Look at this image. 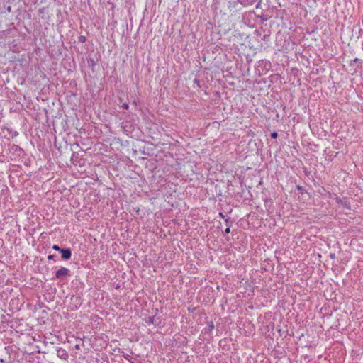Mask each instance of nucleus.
<instances>
[{
    "label": "nucleus",
    "instance_id": "obj_1",
    "mask_svg": "<svg viewBox=\"0 0 363 363\" xmlns=\"http://www.w3.org/2000/svg\"><path fill=\"white\" fill-rule=\"evenodd\" d=\"M68 276H70V271L66 267H62L55 272V278L58 279H65Z\"/></svg>",
    "mask_w": 363,
    "mask_h": 363
},
{
    "label": "nucleus",
    "instance_id": "obj_2",
    "mask_svg": "<svg viewBox=\"0 0 363 363\" xmlns=\"http://www.w3.org/2000/svg\"><path fill=\"white\" fill-rule=\"evenodd\" d=\"M145 321L148 325L152 324L154 325H159L161 323L160 318L157 317L156 315L145 318Z\"/></svg>",
    "mask_w": 363,
    "mask_h": 363
},
{
    "label": "nucleus",
    "instance_id": "obj_3",
    "mask_svg": "<svg viewBox=\"0 0 363 363\" xmlns=\"http://www.w3.org/2000/svg\"><path fill=\"white\" fill-rule=\"evenodd\" d=\"M61 253V258L64 260H68L71 258L72 251L69 248H62L60 252Z\"/></svg>",
    "mask_w": 363,
    "mask_h": 363
},
{
    "label": "nucleus",
    "instance_id": "obj_4",
    "mask_svg": "<svg viewBox=\"0 0 363 363\" xmlns=\"http://www.w3.org/2000/svg\"><path fill=\"white\" fill-rule=\"evenodd\" d=\"M336 202L340 204V205H342L344 208H345L346 209H348V210H350L351 209V206H350V202L347 200L346 198H343V199H341L340 197H336Z\"/></svg>",
    "mask_w": 363,
    "mask_h": 363
},
{
    "label": "nucleus",
    "instance_id": "obj_5",
    "mask_svg": "<svg viewBox=\"0 0 363 363\" xmlns=\"http://www.w3.org/2000/svg\"><path fill=\"white\" fill-rule=\"evenodd\" d=\"M27 361L29 363H40V357L34 354H30L27 357Z\"/></svg>",
    "mask_w": 363,
    "mask_h": 363
},
{
    "label": "nucleus",
    "instance_id": "obj_6",
    "mask_svg": "<svg viewBox=\"0 0 363 363\" xmlns=\"http://www.w3.org/2000/svg\"><path fill=\"white\" fill-rule=\"evenodd\" d=\"M57 354L60 358L65 359V360L67 359L69 357L67 351L62 348H60L59 350H57Z\"/></svg>",
    "mask_w": 363,
    "mask_h": 363
},
{
    "label": "nucleus",
    "instance_id": "obj_7",
    "mask_svg": "<svg viewBox=\"0 0 363 363\" xmlns=\"http://www.w3.org/2000/svg\"><path fill=\"white\" fill-rule=\"evenodd\" d=\"M214 329V324L213 321L207 323V326L203 329L204 333H211Z\"/></svg>",
    "mask_w": 363,
    "mask_h": 363
},
{
    "label": "nucleus",
    "instance_id": "obj_8",
    "mask_svg": "<svg viewBox=\"0 0 363 363\" xmlns=\"http://www.w3.org/2000/svg\"><path fill=\"white\" fill-rule=\"evenodd\" d=\"M71 299L74 303L76 308H79L81 306V304H82V298H81L80 296H73L71 298Z\"/></svg>",
    "mask_w": 363,
    "mask_h": 363
},
{
    "label": "nucleus",
    "instance_id": "obj_9",
    "mask_svg": "<svg viewBox=\"0 0 363 363\" xmlns=\"http://www.w3.org/2000/svg\"><path fill=\"white\" fill-rule=\"evenodd\" d=\"M257 0H238V1L245 6L252 5Z\"/></svg>",
    "mask_w": 363,
    "mask_h": 363
},
{
    "label": "nucleus",
    "instance_id": "obj_10",
    "mask_svg": "<svg viewBox=\"0 0 363 363\" xmlns=\"http://www.w3.org/2000/svg\"><path fill=\"white\" fill-rule=\"evenodd\" d=\"M362 64V60L359 58H355L350 62V66H355L357 65V67L360 66Z\"/></svg>",
    "mask_w": 363,
    "mask_h": 363
},
{
    "label": "nucleus",
    "instance_id": "obj_11",
    "mask_svg": "<svg viewBox=\"0 0 363 363\" xmlns=\"http://www.w3.org/2000/svg\"><path fill=\"white\" fill-rule=\"evenodd\" d=\"M86 36H84V35H80V36H79V38H78V41H79V43H85V42H86Z\"/></svg>",
    "mask_w": 363,
    "mask_h": 363
},
{
    "label": "nucleus",
    "instance_id": "obj_12",
    "mask_svg": "<svg viewBox=\"0 0 363 363\" xmlns=\"http://www.w3.org/2000/svg\"><path fill=\"white\" fill-rule=\"evenodd\" d=\"M52 249H53L54 250H56V251H59V252H60V251L62 250V248H61V247H60L59 245H54L52 246Z\"/></svg>",
    "mask_w": 363,
    "mask_h": 363
},
{
    "label": "nucleus",
    "instance_id": "obj_13",
    "mask_svg": "<svg viewBox=\"0 0 363 363\" xmlns=\"http://www.w3.org/2000/svg\"><path fill=\"white\" fill-rule=\"evenodd\" d=\"M271 137L274 139H276L278 137V133L277 132H272L271 133Z\"/></svg>",
    "mask_w": 363,
    "mask_h": 363
},
{
    "label": "nucleus",
    "instance_id": "obj_14",
    "mask_svg": "<svg viewBox=\"0 0 363 363\" xmlns=\"http://www.w3.org/2000/svg\"><path fill=\"white\" fill-rule=\"evenodd\" d=\"M122 107H123L124 109L127 110V109H128V108H129V105H128V104H127V103H123V105H122Z\"/></svg>",
    "mask_w": 363,
    "mask_h": 363
},
{
    "label": "nucleus",
    "instance_id": "obj_15",
    "mask_svg": "<svg viewBox=\"0 0 363 363\" xmlns=\"http://www.w3.org/2000/svg\"><path fill=\"white\" fill-rule=\"evenodd\" d=\"M230 233V225L228 226V228L225 230V234H229Z\"/></svg>",
    "mask_w": 363,
    "mask_h": 363
},
{
    "label": "nucleus",
    "instance_id": "obj_16",
    "mask_svg": "<svg viewBox=\"0 0 363 363\" xmlns=\"http://www.w3.org/2000/svg\"><path fill=\"white\" fill-rule=\"evenodd\" d=\"M225 221L226 225H228V226H229V225H230V223H232V222L230 221V218H225Z\"/></svg>",
    "mask_w": 363,
    "mask_h": 363
},
{
    "label": "nucleus",
    "instance_id": "obj_17",
    "mask_svg": "<svg viewBox=\"0 0 363 363\" xmlns=\"http://www.w3.org/2000/svg\"><path fill=\"white\" fill-rule=\"evenodd\" d=\"M55 257H56V255H50L48 256V259L49 260L54 259Z\"/></svg>",
    "mask_w": 363,
    "mask_h": 363
},
{
    "label": "nucleus",
    "instance_id": "obj_18",
    "mask_svg": "<svg viewBox=\"0 0 363 363\" xmlns=\"http://www.w3.org/2000/svg\"><path fill=\"white\" fill-rule=\"evenodd\" d=\"M194 84H197V86H198L199 87H200L199 80V79H195L194 80Z\"/></svg>",
    "mask_w": 363,
    "mask_h": 363
},
{
    "label": "nucleus",
    "instance_id": "obj_19",
    "mask_svg": "<svg viewBox=\"0 0 363 363\" xmlns=\"http://www.w3.org/2000/svg\"><path fill=\"white\" fill-rule=\"evenodd\" d=\"M330 257L331 259H335V254H334V253H331V254L330 255Z\"/></svg>",
    "mask_w": 363,
    "mask_h": 363
},
{
    "label": "nucleus",
    "instance_id": "obj_20",
    "mask_svg": "<svg viewBox=\"0 0 363 363\" xmlns=\"http://www.w3.org/2000/svg\"><path fill=\"white\" fill-rule=\"evenodd\" d=\"M261 3H262V0H259V1H258L257 4L256 5V8H259V6H260V4H261Z\"/></svg>",
    "mask_w": 363,
    "mask_h": 363
},
{
    "label": "nucleus",
    "instance_id": "obj_21",
    "mask_svg": "<svg viewBox=\"0 0 363 363\" xmlns=\"http://www.w3.org/2000/svg\"><path fill=\"white\" fill-rule=\"evenodd\" d=\"M219 216L221 217L222 218H225V216L223 213H219Z\"/></svg>",
    "mask_w": 363,
    "mask_h": 363
},
{
    "label": "nucleus",
    "instance_id": "obj_22",
    "mask_svg": "<svg viewBox=\"0 0 363 363\" xmlns=\"http://www.w3.org/2000/svg\"><path fill=\"white\" fill-rule=\"evenodd\" d=\"M14 147H16V149H19L20 151H23V150L21 147H19L18 146L14 145Z\"/></svg>",
    "mask_w": 363,
    "mask_h": 363
},
{
    "label": "nucleus",
    "instance_id": "obj_23",
    "mask_svg": "<svg viewBox=\"0 0 363 363\" xmlns=\"http://www.w3.org/2000/svg\"><path fill=\"white\" fill-rule=\"evenodd\" d=\"M88 64H89V66H91V65H94V62L93 60H91V62L90 64V62H88Z\"/></svg>",
    "mask_w": 363,
    "mask_h": 363
},
{
    "label": "nucleus",
    "instance_id": "obj_24",
    "mask_svg": "<svg viewBox=\"0 0 363 363\" xmlns=\"http://www.w3.org/2000/svg\"><path fill=\"white\" fill-rule=\"evenodd\" d=\"M88 64H89V66H91V65H94V62L93 60H91V62L90 64V62H88Z\"/></svg>",
    "mask_w": 363,
    "mask_h": 363
},
{
    "label": "nucleus",
    "instance_id": "obj_25",
    "mask_svg": "<svg viewBox=\"0 0 363 363\" xmlns=\"http://www.w3.org/2000/svg\"><path fill=\"white\" fill-rule=\"evenodd\" d=\"M88 64H89V66H91V65H94V62L93 60H91V62L90 64V62H88Z\"/></svg>",
    "mask_w": 363,
    "mask_h": 363
},
{
    "label": "nucleus",
    "instance_id": "obj_26",
    "mask_svg": "<svg viewBox=\"0 0 363 363\" xmlns=\"http://www.w3.org/2000/svg\"><path fill=\"white\" fill-rule=\"evenodd\" d=\"M297 189H298L299 191H301L303 188H302L301 186H297Z\"/></svg>",
    "mask_w": 363,
    "mask_h": 363
},
{
    "label": "nucleus",
    "instance_id": "obj_27",
    "mask_svg": "<svg viewBox=\"0 0 363 363\" xmlns=\"http://www.w3.org/2000/svg\"><path fill=\"white\" fill-rule=\"evenodd\" d=\"M18 135V133L17 132H15L14 133V135L16 136Z\"/></svg>",
    "mask_w": 363,
    "mask_h": 363
}]
</instances>
